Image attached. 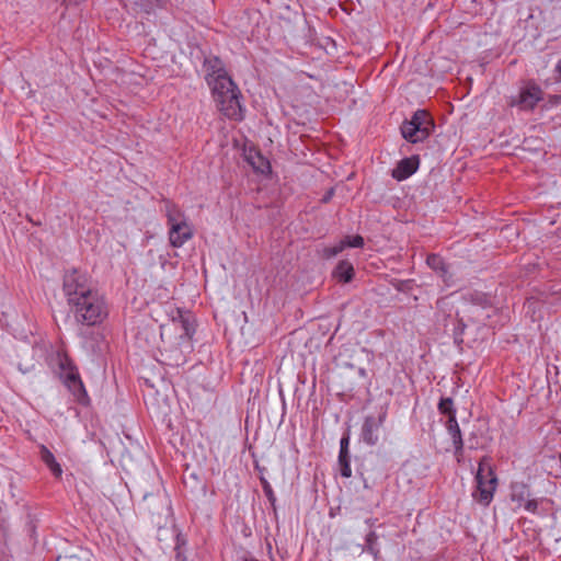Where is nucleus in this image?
Returning a JSON list of instances; mask_svg holds the SVG:
<instances>
[{
    "mask_svg": "<svg viewBox=\"0 0 561 561\" xmlns=\"http://www.w3.org/2000/svg\"><path fill=\"white\" fill-rule=\"evenodd\" d=\"M62 290L75 320L84 325L102 323L108 307L102 294L93 288L87 274L71 270L64 276Z\"/></svg>",
    "mask_w": 561,
    "mask_h": 561,
    "instance_id": "nucleus-1",
    "label": "nucleus"
},
{
    "mask_svg": "<svg viewBox=\"0 0 561 561\" xmlns=\"http://www.w3.org/2000/svg\"><path fill=\"white\" fill-rule=\"evenodd\" d=\"M160 0H135L136 4L144 5L148 12Z\"/></svg>",
    "mask_w": 561,
    "mask_h": 561,
    "instance_id": "nucleus-26",
    "label": "nucleus"
},
{
    "mask_svg": "<svg viewBox=\"0 0 561 561\" xmlns=\"http://www.w3.org/2000/svg\"><path fill=\"white\" fill-rule=\"evenodd\" d=\"M262 485H263V491H264V493H265L266 497L268 499V501H270L272 504H274V502L276 501V497H275V494H274V492H273V490H272V486H271V485H270V483H268L266 480H264V479H262Z\"/></svg>",
    "mask_w": 561,
    "mask_h": 561,
    "instance_id": "nucleus-22",
    "label": "nucleus"
},
{
    "mask_svg": "<svg viewBox=\"0 0 561 561\" xmlns=\"http://www.w3.org/2000/svg\"><path fill=\"white\" fill-rule=\"evenodd\" d=\"M247 161L253 167L256 172L262 174L271 170L268 160H266L259 151L250 150L247 156Z\"/></svg>",
    "mask_w": 561,
    "mask_h": 561,
    "instance_id": "nucleus-15",
    "label": "nucleus"
},
{
    "mask_svg": "<svg viewBox=\"0 0 561 561\" xmlns=\"http://www.w3.org/2000/svg\"><path fill=\"white\" fill-rule=\"evenodd\" d=\"M472 301L473 307L485 308L489 305L486 297L482 294H477Z\"/></svg>",
    "mask_w": 561,
    "mask_h": 561,
    "instance_id": "nucleus-23",
    "label": "nucleus"
},
{
    "mask_svg": "<svg viewBox=\"0 0 561 561\" xmlns=\"http://www.w3.org/2000/svg\"><path fill=\"white\" fill-rule=\"evenodd\" d=\"M161 356L163 357L162 363H164L169 366L178 367V366L185 364V362H186L184 351L179 347H174V348L164 347V350L161 351Z\"/></svg>",
    "mask_w": 561,
    "mask_h": 561,
    "instance_id": "nucleus-12",
    "label": "nucleus"
},
{
    "mask_svg": "<svg viewBox=\"0 0 561 561\" xmlns=\"http://www.w3.org/2000/svg\"><path fill=\"white\" fill-rule=\"evenodd\" d=\"M387 412L381 411L378 416H366L362 426V439L369 446H374L379 440V428L386 420Z\"/></svg>",
    "mask_w": 561,
    "mask_h": 561,
    "instance_id": "nucleus-6",
    "label": "nucleus"
},
{
    "mask_svg": "<svg viewBox=\"0 0 561 561\" xmlns=\"http://www.w3.org/2000/svg\"><path fill=\"white\" fill-rule=\"evenodd\" d=\"M333 276L339 282H343V283L351 282L354 277L353 264L345 260L339 262L337 266L335 267V270L333 272Z\"/></svg>",
    "mask_w": 561,
    "mask_h": 561,
    "instance_id": "nucleus-17",
    "label": "nucleus"
},
{
    "mask_svg": "<svg viewBox=\"0 0 561 561\" xmlns=\"http://www.w3.org/2000/svg\"><path fill=\"white\" fill-rule=\"evenodd\" d=\"M164 210L168 218V225L188 224L185 215L176 205L167 202Z\"/></svg>",
    "mask_w": 561,
    "mask_h": 561,
    "instance_id": "nucleus-19",
    "label": "nucleus"
},
{
    "mask_svg": "<svg viewBox=\"0 0 561 561\" xmlns=\"http://www.w3.org/2000/svg\"><path fill=\"white\" fill-rule=\"evenodd\" d=\"M538 505H539V503L537 500H529V499L523 504L524 508L530 513H536L538 510Z\"/></svg>",
    "mask_w": 561,
    "mask_h": 561,
    "instance_id": "nucleus-24",
    "label": "nucleus"
},
{
    "mask_svg": "<svg viewBox=\"0 0 561 561\" xmlns=\"http://www.w3.org/2000/svg\"><path fill=\"white\" fill-rule=\"evenodd\" d=\"M543 98V91L535 83H528L520 90L517 101L512 105H518L522 110H533Z\"/></svg>",
    "mask_w": 561,
    "mask_h": 561,
    "instance_id": "nucleus-7",
    "label": "nucleus"
},
{
    "mask_svg": "<svg viewBox=\"0 0 561 561\" xmlns=\"http://www.w3.org/2000/svg\"><path fill=\"white\" fill-rule=\"evenodd\" d=\"M60 367L64 371L65 383L72 393L80 400L81 397H87L83 382L80 378L78 369L68 357L60 360Z\"/></svg>",
    "mask_w": 561,
    "mask_h": 561,
    "instance_id": "nucleus-5",
    "label": "nucleus"
},
{
    "mask_svg": "<svg viewBox=\"0 0 561 561\" xmlns=\"http://www.w3.org/2000/svg\"><path fill=\"white\" fill-rule=\"evenodd\" d=\"M455 456L458 461H460V457L462 456V450L460 453H457V449L455 448Z\"/></svg>",
    "mask_w": 561,
    "mask_h": 561,
    "instance_id": "nucleus-29",
    "label": "nucleus"
},
{
    "mask_svg": "<svg viewBox=\"0 0 561 561\" xmlns=\"http://www.w3.org/2000/svg\"><path fill=\"white\" fill-rule=\"evenodd\" d=\"M438 410L442 414H446L448 417L450 415H456V410L454 409V401L451 398H443L438 403Z\"/></svg>",
    "mask_w": 561,
    "mask_h": 561,
    "instance_id": "nucleus-21",
    "label": "nucleus"
},
{
    "mask_svg": "<svg viewBox=\"0 0 561 561\" xmlns=\"http://www.w3.org/2000/svg\"><path fill=\"white\" fill-rule=\"evenodd\" d=\"M434 121L425 110H417L410 121L401 126L404 139L412 144L425 140L434 129Z\"/></svg>",
    "mask_w": 561,
    "mask_h": 561,
    "instance_id": "nucleus-4",
    "label": "nucleus"
},
{
    "mask_svg": "<svg viewBox=\"0 0 561 561\" xmlns=\"http://www.w3.org/2000/svg\"><path fill=\"white\" fill-rule=\"evenodd\" d=\"M427 265L439 273L446 285H450V275L448 274V266L444 262L443 257L438 254H430L426 259Z\"/></svg>",
    "mask_w": 561,
    "mask_h": 561,
    "instance_id": "nucleus-13",
    "label": "nucleus"
},
{
    "mask_svg": "<svg viewBox=\"0 0 561 561\" xmlns=\"http://www.w3.org/2000/svg\"><path fill=\"white\" fill-rule=\"evenodd\" d=\"M364 245V239L362 236H347L339 242V244L324 249V255L327 257H333L342 252L346 247L350 248H362Z\"/></svg>",
    "mask_w": 561,
    "mask_h": 561,
    "instance_id": "nucleus-11",
    "label": "nucleus"
},
{
    "mask_svg": "<svg viewBox=\"0 0 561 561\" xmlns=\"http://www.w3.org/2000/svg\"><path fill=\"white\" fill-rule=\"evenodd\" d=\"M557 71L561 75V59L559 60V62L557 64V67H556Z\"/></svg>",
    "mask_w": 561,
    "mask_h": 561,
    "instance_id": "nucleus-30",
    "label": "nucleus"
},
{
    "mask_svg": "<svg viewBox=\"0 0 561 561\" xmlns=\"http://www.w3.org/2000/svg\"><path fill=\"white\" fill-rule=\"evenodd\" d=\"M529 497L528 486L523 482H514L511 485V500L514 503H517L518 507H522L523 504Z\"/></svg>",
    "mask_w": 561,
    "mask_h": 561,
    "instance_id": "nucleus-16",
    "label": "nucleus"
},
{
    "mask_svg": "<svg viewBox=\"0 0 561 561\" xmlns=\"http://www.w3.org/2000/svg\"><path fill=\"white\" fill-rule=\"evenodd\" d=\"M202 69L218 110L230 119L241 121L243 118L241 94L222 60L216 56L206 57Z\"/></svg>",
    "mask_w": 561,
    "mask_h": 561,
    "instance_id": "nucleus-2",
    "label": "nucleus"
},
{
    "mask_svg": "<svg viewBox=\"0 0 561 561\" xmlns=\"http://www.w3.org/2000/svg\"><path fill=\"white\" fill-rule=\"evenodd\" d=\"M419 157H411L402 159L397 167L392 170V178L398 181H403L416 172L419 168Z\"/></svg>",
    "mask_w": 561,
    "mask_h": 561,
    "instance_id": "nucleus-10",
    "label": "nucleus"
},
{
    "mask_svg": "<svg viewBox=\"0 0 561 561\" xmlns=\"http://www.w3.org/2000/svg\"><path fill=\"white\" fill-rule=\"evenodd\" d=\"M173 325L175 328L180 327L181 333L179 334V346L185 345L186 347H190V340L195 332L193 322L191 321L190 317L184 316L180 312L179 319H173Z\"/></svg>",
    "mask_w": 561,
    "mask_h": 561,
    "instance_id": "nucleus-9",
    "label": "nucleus"
},
{
    "mask_svg": "<svg viewBox=\"0 0 561 561\" xmlns=\"http://www.w3.org/2000/svg\"><path fill=\"white\" fill-rule=\"evenodd\" d=\"M56 561H88L85 558H82L77 554L70 556H59Z\"/></svg>",
    "mask_w": 561,
    "mask_h": 561,
    "instance_id": "nucleus-25",
    "label": "nucleus"
},
{
    "mask_svg": "<svg viewBox=\"0 0 561 561\" xmlns=\"http://www.w3.org/2000/svg\"><path fill=\"white\" fill-rule=\"evenodd\" d=\"M459 324L465 327L463 322H462V319H459Z\"/></svg>",
    "mask_w": 561,
    "mask_h": 561,
    "instance_id": "nucleus-31",
    "label": "nucleus"
},
{
    "mask_svg": "<svg viewBox=\"0 0 561 561\" xmlns=\"http://www.w3.org/2000/svg\"><path fill=\"white\" fill-rule=\"evenodd\" d=\"M377 540V535L371 531L367 535V538H366V541H367V545L371 548L373 543Z\"/></svg>",
    "mask_w": 561,
    "mask_h": 561,
    "instance_id": "nucleus-28",
    "label": "nucleus"
},
{
    "mask_svg": "<svg viewBox=\"0 0 561 561\" xmlns=\"http://www.w3.org/2000/svg\"><path fill=\"white\" fill-rule=\"evenodd\" d=\"M474 480L477 485L472 496L481 505L488 506L492 502L497 486V478L492 469L489 457L484 456L479 461Z\"/></svg>",
    "mask_w": 561,
    "mask_h": 561,
    "instance_id": "nucleus-3",
    "label": "nucleus"
},
{
    "mask_svg": "<svg viewBox=\"0 0 561 561\" xmlns=\"http://www.w3.org/2000/svg\"><path fill=\"white\" fill-rule=\"evenodd\" d=\"M39 451L41 459L43 460V462L49 468V470L55 477L59 478L62 473V469L60 465L56 461L55 456L44 445L41 446Z\"/></svg>",
    "mask_w": 561,
    "mask_h": 561,
    "instance_id": "nucleus-18",
    "label": "nucleus"
},
{
    "mask_svg": "<svg viewBox=\"0 0 561 561\" xmlns=\"http://www.w3.org/2000/svg\"><path fill=\"white\" fill-rule=\"evenodd\" d=\"M339 465L342 477L350 478L352 476L350 451H340Z\"/></svg>",
    "mask_w": 561,
    "mask_h": 561,
    "instance_id": "nucleus-20",
    "label": "nucleus"
},
{
    "mask_svg": "<svg viewBox=\"0 0 561 561\" xmlns=\"http://www.w3.org/2000/svg\"><path fill=\"white\" fill-rule=\"evenodd\" d=\"M348 446H350V436L344 435L340 440V451H350Z\"/></svg>",
    "mask_w": 561,
    "mask_h": 561,
    "instance_id": "nucleus-27",
    "label": "nucleus"
},
{
    "mask_svg": "<svg viewBox=\"0 0 561 561\" xmlns=\"http://www.w3.org/2000/svg\"><path fill=\"white\" fill-rule=\"evenodd\" d=\"M446 428L451 436L454 447L457 449V453H460L461 449H463V440L456 415H450V417H448Z\"/></svg>",
    "mask_w": 561,
    "mask_h": 561,
    "instance_id": "nucleus-14",
    "label": "nucleus"
},
{
    "mask_svg": "<svg viewBox=\"0 0 561 561\" xmlns=\"http://www.w3.org/2000/svg\"><path fill=\"white\" fill-rule=\"evenodd\" d=\"M169 240L172 247L180 248L193 237L190 224L169 225Z\"/></svg>",
    "mask_w": 561,
    "mask_h": 561,
    "instance_id": "nucleus-8",
    "label": "nucleus"
}]
</instances>
